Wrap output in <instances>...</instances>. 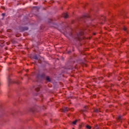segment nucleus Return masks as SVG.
<instances>
[{
	"label": "nucleus",
	"mask_w": 129,
	"mask_h": 129,
	"mask_svg": "<svg viewBox=\"0 0 129 129\" xmlns=\"http://www.w3.org/2000/svg\"><path fill=\"white\" fill-rule=\"evenodd\" d=\"M62 17H63V18H64V19H67V18H68V17H69L68 14H67V13L62 14Z\"/></svg>",
	"instance_id": "f257e3e1"
},
{
	"label": "nucleus",
	"mask_w": 129,
	"mask_h": 129,
	"mask_svg": "<svg viewBox=\"0 0 129 129\" xmlns=\"http://www.w3.org/2000/svg\"><path fill=\"white\" fill-rule=\"evenodd\" d=\"M117 120L118 121H120V120H121V115L118 116V117L117 118Z\"/></svg>",
	"instance_id": "f03ea898"
},
{
	"label": "nucleus",
	"mask_w": 129,
	"mask_h": 129,
	"mask_svg": "<svg viewBox=\"0 0 129 129\" xmlns=\"http://www.w3.org/2000/svg\"><path fill=\"white\" fill-rule=\"evenodd\" d=\"M46 80L47 81H48V82H50V81H51V80L50 79V77H47L46 79Z\"/></svg>",
	"instance_id": "7ed1b4c3"
},
{
	"label": "nucleus",
	"mask_w": 129,
	"mask_h": 129,
	"mask_svg": "<svg viewBox=\"0 0 129 129\" xmlns=\"http://www.w3.org/2000/svg\"><path fill=\"white\" fill-rule=\"evenodd\" d=\"M86 128L87 129H91V126L89 125H86Z\"/></svg>",
	"instance_id": "20e7f679"
},
{
	"label": "nucleus",
	"mask_w": 129,
	"mask_h": 129,
	"mask_svg": "<svg viewBox=\"0 0 129 129\" xmlns=\"http://www.w3.org/2000/svg\"><path fill=\"white\" fill-rule=\"evenodd\" d=\"M73 124H76L77 123V120H75V121H73Z\"/></svg>",
	"instance_id": "39448f33"
},
{
	"label": "nucleus",
	"mask_w": 129,
	"mask_h": 129,
	"mask_svg": "<svg viewBox=\"0 0 129 129\" xmlns=\"http://www.w3.org/2000/svg\"><path fill=\"white\" fill-rule=\"evenodd\" d=\"M29 30V28L28 27H24L23 28V31H28Z\"/></svg>",
	"instance_id": "423d86ee"
},
{
	"label": "nucleus",
	"mask_w": 129,
	"mask_h": 129,
	"mask_svg": "<svg viewBox=\"0 0 129 129\" xmlns=\"http://www.w3.org/2000/svg\"><path fill=\"white\" fill-rule=\"evenodd\" d=\"M84 35V33L83 32H81L79 33V36H82Z\"/></svg>",
	"instance_id": "0eeeda50"
},
{
	"label": "nucleus",
	"mask_w": 129,
	"mask_h": 129,
	"mask_svg": "<svg viewBox=\"0 0 129 129\" xmlns=\"http://www.w3.org/2000/svg\"><path fill=\"white\" fill-rule=\"evenodd\" d=\"M2 16H3V17H5V16H6V14L3 13V14H2Z\"/></svg>",
	"instance_id": "6e6552de"
},
{
	"label": "nucleus",
	"mask_w": 129,
	"mask_h": 129,
	"mask_svg": "<svg viewBox=\"0 0 129 129\" xmlns=\"http://www.w3.org/2000/svg\"><path fill=\"white\" fill-rule=\"evenodd\" d=\"M94 111L95 112H98V110L97 109L94 110Z\"/></svg>",
	"instance_id": "1a4fd4ad"
},
{
	"label": "nucleus",
	"mask_w": 129,
	"mask_h": 129,
	"mask_svg": "<svg viewBox=\"0 0 129 129\" xmlns=\"http://www.w3.org/2000/svg\"><path fill=\"white\" fill-rule=\"evenodd\" d=\"M36 91H40V88H38L36 89Z\"/></svg>",
	"instance_id": "9d476101"
},
{
	"label": "nucleus",
	"mask_w": 129,
	"mask_h": 129,
	"mask_svg": "<svg viewBox=\"0 0 129 129\" xmlns=\"http://www.w3.org/2000/svg\"><path fill=\"white\" fill-rule=\"evenodd\" d=\"M123 30H124V31H126V28L124 27V28H123Z\"/></svg>",
	"instance_id": "9b49d317"
},
{
	"label": "nucleus",
	"mask_w": 129,
	"mask_h": 129,
	"mask_svg": "<svg viewBox=\"0 0 129 129\" xmlns=\"http://www.w3.org/2000/svg\"><path fill=\"white\" fill-rule=\"evenodd\" d=\"M93 35H96V33H93Z\"/></svg>",
	"instance_id": "f8f14e48"
}]
</instances>
